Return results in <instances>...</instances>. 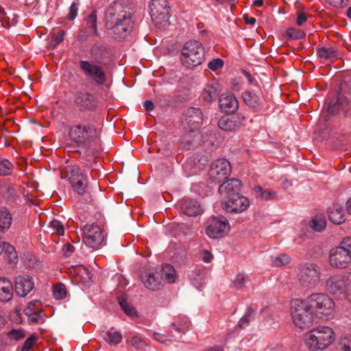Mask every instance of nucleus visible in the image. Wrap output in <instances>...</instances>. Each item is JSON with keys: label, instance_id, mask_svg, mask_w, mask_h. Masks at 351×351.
<instances>
[{"label": "nucleus", "instance_id": "nucleus-1", "mask_svg": "<svg viewBox=\"0 0 351 351\" xmlns=\"http://www.w3.org/2000/svg\"><path fill=\"white\" fill-rule=\"evenodd\" d=\"M129 10L126 0H119L110 5L106 14V26L120 38L123 37L131 27V13Z\"/></svg>", "mask_w": 351, "mask_h": 351}, {"label": "nucleus", "instance_id": "nucleus-2", "mask_svg": "<svg viewBox=\"0 0 351 351\" xmlns=\"http://www.w3.org/2000/svg\"><path fill=\"white\" fill-rule=\"evenodd\" d=\"M333 330L328 326H318L304 333L303 340L309 351L326 350L335 341Z\"/></svg>", "mask_w": 351, "mask_h": 351}, {"label": "nucleus", "instance_id": "nucleus-3", "mask_svg": "<svg viewBox=\"0 0 351 351\" xmlns=\"http://www.w3.org/2000/svg\"><path fill=\"white\" fill-rule=\"evenodd\" d=\"M324 288L330 294L351 302V270L328 276Z\"/></svg>", "mask_w": 351, "mask_h": 351}, {"label": "nucleus", "instance_id": "nucleus-4", "mask_svg": "<svg viewBox=\"0 0 351 351\" xmlns=\"http://www.w3.org/2000/svg\"><path fill=\"white\" fill-rule=\"evenodd\" d=\"M290 313L294 325L302 330L309 328L317 319L315 313L304 300H291Z\"/></svg>", "mask_w": 351, "mask_h": 351}, {"label": "nucleus", "instance_id": "nucleus-5", "mask_svg": "<svg viewBox=\"0 0 351 351\" xmlns=\"http://www.w3.org/2000/svg\"><path fill=\"white\" fill-rule=\"evenodd\" d=\"M205 59V49L202 43L197 40H190L182 48L180 60L182 64L193 69L201 65Z\"/></svg>", "mask_w": 351, "mask_h": 351}, {"label": "nucleus", "instance_id": "nucleus-6", "mask_svg": "<svg viewBox=\"0 0 351 351\" xmlns=\"http://www.w3.org/2000/svg\"><path fill=\"white\" fill-rule=\"evenodd\" d=\"M328 263L335 269H346L351 265V237L344 238L330 250Z\"/></svg>", "mask_w": 351, "mask_h": 351}, {"label": "nucleus", "instance_id": "nucleus-7", "mask_svg": "<svg viewBox=\"0 0 351 351\" xmlns=\"http://www.w3.org/2000/svg\"><path fill=\"white\" fill-rule=\"evenodd\" d=\"M71 139L78 146L89 149L97 141L98 135L95 128L88 125H75L69 130Z\"/></svg>", "mask_w": 351, "mask_h": 351}, {"label": "nucleus", "instance_id": "nucleus-8", "mask_svg": "<svg viewBox=\"0 0 351 351\" xmlns=\"http://www.w3.org/2000/svg\"><path fill=\"white\" fill-rule=\"evenodd\" d=\"M304 300L315 313L317 317L318 314L326 316L331 315L334 312L335 302L326 293H313Z\"/></svg>", "mask_w": 351, "mask_h": 351}, {"label": "nucleus", "instance_id": "nucleus-9", "mask_svg": "<svg viewBox=\"0 0 351 351\" xmlns=\"http://www.w3.org/2000/svg\"><path fill=\"white\" fill-rule=\"evenodd\" d=\"M149 14L153 23L159 29L165 28L169 24V5L167 0H152Z\"/></svg>", "mask_w": 351, "mask_h": 351}, {"label": "nucleus", "instance_id": "nucleus-10", "mask_svg": "<svg viewBox=\"0 0 351 351\" xmlns=\"http://www.w3.org/2000/svg\"><path fill=\"white\" fill-rule=\"evenodd\" d=\"M298 279L304 288L315 289L321 282V271L315 264L306 263L299 267Z\"/></svg>", "mask_w": 351, "mask_h": 351}, {"label": "nucleus", "instance_id": "nucleus-11", "mask_svg": "<svg viewBox=\"0 0 351 351\" xmlns=\"http://www.w3.org/2000/svg\"><path fill=\"white\" fill-rule=\"evenodd\" d=\"M104 239L100 227L97 223L86 224L82 228V241L92 250L99 249Z\"/></svg>", "mask_w": 351, "mask_h": 351}, {"label": "nucleus", "instance_id": "nucleus-12", "mask_svg": "<svg viewBox=\"0 0 351 351\" xmlns=\"http://www.w3.org/2000/svg\"><path fill=\"white\" fill-rule=\"evenodd\" d=\"M66 177L73 191L79 195H84L88 187V178L84 171L77 166L71 167L66 172Z\"/></svg>", "mask_w": 351, "mask_h": 351}, {"label": "nucleus", "instance_id": "nucleus-13", "mask_svg": "<svg viewBox=\"0 0 351 351\" xmlns=\"http://www.w3.org/2000/svg\"><path fill=\"white\" fill-rule=\"evenodd\" d=\"M230 230L228 221L224 217H212L207 222L206 233L213 239L224 237Z\"/></svg>", "mask_w": 351, "mask_h": 351}, {"label": "nucleus", "instance_id": "nucleus-14", "mask_svg": "<svg viewBox=\"0 0 351 351\" xmlns=\"http://www.w3.org/2000/svg\"><path fill=\"white\" fill-rule=\"evenodd\" d=\"M79 64L85 75L96 84L101 85L106 82V75L101 66L86 60H81Z\"/></svg>", "mask_w": 351, "mask_h": 351}, {"label": "nucleus", "instance_id": "nucleus-15", "mask_svg": "<svg viewBox=\"0 0 351 351\" xmlns=\"http://www.w3.org/2000/svg\"><path fill=\"white\" fill-rule=\"evenodd\" d=\"M230 172V162L224 158H220L212 163L209 171V176L213 182H220L228 178Z\"/></svg>", "mask_w": 351, "mask_h": 351}, {"label": "nucleus", "instance_id": "nucleus-16", "mask_svg": "<svg viewBox=\"0 0 351 351\" xmlns=\"http://www.w3.org/2000/svg\"><path fill=\"white\" fill-rule=\"evenodd\" d=\"M222 206L228 213H240L247 209L250 201L241 194H233V196H230L228 199L222 200Z\"/></svg>", "mask_w": 351, "mask_h": 351}, {"label": "nucleus", "instance_id": "nucleus-17", "mask_svg": "<svg viewBox=\"0 0 351 351\" xmlns=\"http://www.w3.org/2000/svg\"><path fill=\"white\" fill-rule=\"evenodd\" d=\"M203 115L199 108H189L182 120V124L189 132H194L202 124Z\"/></svg>", "mask_w": 351, "mask_h": 351}, {"label": "nucleus", "instance_id": "nucleus-18", "mask_svg": "<svg viewBox=\"0 0 351 351\" xmlns=\"http://www.w3.org/2000/svg\"><path fill=\"white\" fill-rule=\"evenodd\" d=\"M34 282L32 276L23 274L15 278L14 290L19 297H25L34 288Z\"/></svg>", "mask_w": 351, "mask_h": 351}, {"label": "nucleus", "instance_id": "nucleus-19", "mask_svg": "<svg viewBox=\"0 0 351 351\" xmlns=\"http://www.w3.org/2000/svg\"><path fill=\"white\" fill-rule=\"evenodd\" d=\"M241 182L238 179H231L223 182L219 188V192L223 199H228L233 194H240Z\"/></svg>", "mask_w": 351, "mask_h": 351}, {"label": "nucleus", "instance_id": "nucleus-20", "mask_svg": "<svg viewBox=\"0 0 351 351\" xmlns=\"http://www.w3.org/2000/svg\"><path fill=\"white\" fill-rule=\"evenodd\" d=\"M221 109L228 113H234L239 108V102L232 94H222L219 100Z\"/></svg>", "mask_w": 351, "mask_h": 351}, {"label": "nucleus", "instance_id": "nucleus-21", "mask_svg": "<svg viewBox=\"0 0 351 351\" xmlns=\"http://www.w3.org/2000/svg\"><path fill=\"white\" fill-rule=\"evenodd\" d=\"M13 297L12 282L5 278H0V302H8Z\"/></svg>", "mask_w": 351, "mask_h": 351}, {"label": "nucleus", "instance_id": "nucleus-22", "mask_svg": "<svg viewBox=\"0 0 351 351\" xmlns=\"http://www.w3.org/2000/svg\"><path fill=\"white\" fill-rule=\"evenodd\" d=\"M3 253L10 263L14 265L18 262V256L14 247L0 238V255Z\"/></svg>", "mask_w": 351, "mask_h": 351}, {"label": "nucleus", "instance_id": "nucleus-23", "mask_svg": "<svg viewBox=\"0 0 351 351\" xmlns=\"http://www.w3.org/2000/svg\"><path fill=\"white\" fill-rule=\"evenodd\" d=\"M182 210L184 214L189 216H196L202 213L199 204L197 201L190 199L183 200Z\"/></svg>", "mask_w": 351, "mask_h": 351}, {"label": "nucleus", "instance_id": "nucleus-24", "mask_svg": "<svg viewBox=\"0 0 351 351\" xmlns=\"http://www.w3.org/2000/svg\"><path fill=\"white\" fill-rule=\"evenodd\" d=\"M328 218L334 224H341L345 221L343 207L337 204L332 205L328 210Z\"/></svg>", "mask_w": 351, "mask_h": 351}, {"label": "nucleus", "instance_id": "nucleus-25", "mask_svg": "<svg viewBox=\"0 0 351 351\" xmlns=\"http://www.w3.org/2000/svg\"><path fill=\"white\" fill-rule=\"evenodd\" d=\"M244 103L250 108L260 109L262 107V100L258 95L250 91H245L242 94Z\"/></svg>", "mask_w": 351, "mask_h": 351}, {"label": "nucleus", "instance_id": "nucleus-26", "mask_svg": "<svg viewBox=\"0 0 351 351\" xmlns=\"http://www.w3.org/2000/svg\"><path fill=\"white\" fill-rule=\"evenodd\" d=\"M142 282L146 287V288L150 290H156L159 289L161 283L160 278L158 275L151 273H145L141 276Z\"/></svg>", "mask_w": 351, "mask_h": 351}, {"label": "nucleus", "instance_id": "nucleus-27", "mask_svg": "<svg viewBox=\"0 0 351 351\" xmlns=\"http://www.w3.org/2000/svg\"><path fill=\"white\" fill-rule=\"evenodd\" d=\"M219 128L225 131H232L239 127V123L235 117L228 115L223 116L218 121Z\"/></svg>", "mask_w": 351, "mask_h": 351}, {"label": "nucleus", "instance_id": "nucleus-28", "mask_svg": "<svg viewBox=\"0 0 351 351\" xmlns=\"http://www.w3.org/2000/svg\"><path fill=\"white\" fill-rule=\"evenodd\" d=\"M218 84L215 81L210 82L204 88L202 96L206 101H212L217 96Z\"/></svg>", "mask_w": 351, "mask_h": 351}, {"label": "nucleus", "instance_id": "nucleus-29", "mask_svg": "<svg viewBox=\"0 0 351 351\" xmlns=\"http://www.w3.org/2000/svg\"><path fill=\"white\" fill-rule=\"evenodd\" d=\"M101 337L104 341L110 346H117L123 339L122 335L119 331L102 332Z\"/></svg>", "mask_w": 351, "mask_h": 351}, {"label": "nucleus", "instance_id": "nucleus-30", "mask_svg": "<svg viewBox=\"0 0 351 351\" xmlns=\"http://www.w3.org/2000/svg\"><path fill=\"white\" fill-rule=\"evenodd\" d=\"M12 217L10 211L5 208H0V231L4 232L8 230L12 224Z\"/></svg>", "mask_w": 351, "mask_h": 351}, {"label": "nucleus", "instance_id": "nucleus-31", "mask_svg": "<svg viewBox=\"0 0 351 351\" xmlns=\"http://www.w3.org/2000/svg\"><path fill=\"white\" fill-rule=\"evenodd\" d=\"M34 303L25 308V314L28 317V319L31 323L38 324L43 322L44 317L42 313V309L36 308L35 311H32L30 307Z\"/></svg>", "mask_w": 351, "mask_h": 351}, {"label": "nucleus", "instance_id": "nucleus-32", "mask_svg": "<svg viewBox=\"0 0 351 351\" xmlns=\"http://www.w3.org/2000/svg\"><path fill=\"white\" fill-rule=\"evenodd\" d=\"M254 191L257 194L258 197L261 199H273L276 197V193L274 191L269 189L264 190L260 186H255L254 188Z\"/></svg>", "mask_w": 351, "mask_h": 351}, {"label": "nucleus", "instance_id": "nucleus-33", "mask_svg": "<svg viewBox=\"0 0 351 351\" xmlns=\"http://www.w3.org/2000/svg\"><path fill=\"white\" fill-rule=\"evenodd\" d=\"M326 226V220L322 215H316L311 221V227L317 232L322 231Z\"/></svg>", "mask_w": 351, "mask_h": 351}, {"label": "nucleus", "instance_id": "nucleus-34", "mask_svg": "<svg viewBox=\"0 0 351 351\" xmlns=\"http://www.w3.org/2000/svg\"><path fill=\"white\" fill-rule=\"evenodd\" d=\"M162 276L169 282H174L176 278V271L170 265H165L162 269Z\"/></svg>", "mask_w": 351, "mask_h": 351}, {"label": "nucleus", "instance_id": "nucleus-35", "mask_svg": "<svg viewBox=\"0 0 351 351\" xmlns=\"http://www.w3.org/2000/svg\"><path fill=\"white\" fill-rule=\"evenodd\" d=\"M317 53L321 58L326 60H333L337 57V51L332 47H322Z\"/></svg>", "mask_w": 351, "mask_h": 351}, {"label": "nucleus", "instance_id": "nucleus-36", "mask_svg": "<svg viewBox=\"0 0 351 351\" xmlns=\"http://www.w3.org/2000/svg\"><path fill=\"white\" fill-rule=\"evenodd\" d=\"M189 326L190 322L187 317H182L177 324H172V328L180 333H185L189 330Z\"/></svg>", "mask_w": 351, "mask_h": 351}, {"label": "nucleus", "instance_id": "nucleus-37", "mask_svg": "<svg viewBox=\"0 0 351 351\" xmlns=\"http://www.w3.org/2000/svg\"><path fill=\"white\" fill-rule=\"evenodd\" d=\"M86 25L89 29L88 33L96 34L97 33V13L96 11H92L86 19Z\"/></svg>", "mask_w": 351, "mask_h": 351}, {"label": "nucleus", "instance_id": "nucleus-38", "mask_svg": "<svg viewBox=\"0 0 351 351\" xmlns=\"http://www.w3.org/2000/svg\"><path fill=\"white\" fill-rule=\"evenodd\" d=\"M53 295L56 300H62L66 298L67 290L64 285L58 283L53 286Z\"/></svg>", "mask_w": 351, "mask_h": 351}, {"label": "nucleus", "instance_id": "nucleus-39", "mask_svg": "<svg viewBox=\"0 0 351 351\" xmlns=\"http://www.w3.org/2000/svg\"><path fill=\"white\" fill-rule=\"evenodd\" d=\"M118 300L120 306L126 315L130 317H135L136 315V311L134 308L127 302V301L123 298V296H119Z\"/></svg>", "mask_w": 351, "mask_h": 351}, {"label": "nucleus", "instance_id": "nucleus-40", "mask_svg": "<svg viewBox=\"0 0 351 351\" xmlns=\"http://www.w3.org/2000/svg\"><path fill=\"white\" fill-rule=\"evenodd\" d=\"M290 258L288 255L282 254L276 256L271 257V263L274 267H281L288 265L290 263Z\"/></svg>", "mask_w": 351, "mask_h": 351}, {"label": "nucleus", "instance_id": "nucleus-41", "mask_svg": "<svg viewBox=\"0 0 351 351\" xmlns=\"http://www.w3.org/2000/svg\"><path fill=\"white\" fill-rule=\"evenodd\" d=\"M255 311L252 308H249L245 315L240 319L239 322V326L241 328H244L247 326L250 322L254 319Z\"/></svg>", "mask_w": 351, "mask_h": 351}, {"label": "nucleus", "instance_id": "nucleus-42", "mask_svg": "<svg viewBox=\"0 0 351 351\" xmlns=\"http://www.w3.org/2000/svg\"><path fill=\"white\" fill-rule=\"evenodd\" d=\"M337 351H351V335H345L341 337Z\"/></svg>", "mask_w": 351, "mask_h": 351}, {"label": "nucleus", "instance_id": "nucleus-43", "mask_svg": "<svg viewBox=\"0 0 351 351\" xmlns=\"http://www.w3.org/2000/svg\"><path fill=\"white\" fill-rule=\"evenodd\" d=\"M128 343L137 350H143L147 346L145 339L140 335L134 336Z\"/></svg>", "mask_w": 351, "mask_h": 351}, {"label": "nucleus", "instance_id": "nucleus-44", "mask_svg": "<svg viewBox=\"0 0 351 351\" xmlns=\"http://www.w3.org/2000/svg\"><path fill=\"white\" fill-rule=\"evenodd\" d=\"M75 102L85 108H88L90 103V95L86 93H78L75 96Z\"/></svg>", "mask_w": 351, "mask_h": 351}, {"label": "nucleus", "instance_id": "nucleus-45", "mask_svg": "<svg viewBox=\"0 0 351 351\" xmlns=\"http://www.w3.org/2000/svg\"><path fill=\"white\" fill-rule=\"evenodd\" d=\"M7 335L11 340L19 341L23 339L26 335L22 328H13L8 332Z\"/></svg>", "mask_w": 351, "mask_h": 351}, {"label": "nucleus", "instance_id": "nucleus-46", "mask_svg": "<svg viewBox=\"0 0 351 351\" xmlns=\"http://www.w3.org/2000/svg\"><path fill=\"white\" fill-rule=\"evenodd\" d=\"M286 36L290 39L297 40L305 36V33L295 28H289L286 32Z\"/></svg>", "mask_w": 351, "mask_h": 351}, {"label": "nucleus", "instance_id": "nucleus-47", "mask_svg": "<svg viewBox=\"0 0 351 351\" xmlns=\"http://www.w3.org/2000/svg\"><path fill=\"white\" fill-rule=\"evenodd\" d=\"M50 227L53 230V233H56L59 236L64 235V228L62 223L56 219H53L50 222Z\"/></svg>", "mask_w": 351, "mask_h": 351}, {"label": "nucleus", "instance_id": "nucleus-48", "mask_svg": "<svg viewBox=\"0 0 351 351\" xmlns=\"http://www.w3.org/2000/svg\"><path fill=\"white\" fill-rule=\"evenodd\" d=\"M12 165L9 160L6 159L0 160V175H8L12 172Z\"/></svg>", "mask_w": 351, "mask_h": 351}, {"label": "nucleus", "instance_id": "nucleus-49", "mask_svg": "<svg viewBox=\"0 0 351 351\" xmlns=\"http://www.w3.org/2000/svg\"><path fill=\"white\" fill-rule=\"evenodd\" d=\"M245 284V275L243 273H239L232 280V285L237 289H241L244 287Z\"/></svg>", "mask_w": 351, "mask_h": 351}, {"label": "nucleus", "instance_id": "nucleus-50", "mask_svg": "<svg viewBox=\"0 0 351 351\" xmlns=\"http://www.w3.org/2000/svg\"><path fill=\"white\" fill-rule=\"evenodd\" d=\"M37 340V337L34 335H30L27 339L25 340L21 351H29L33 346L35 345Z\"/></svg>", "mask_w": 351, "mask_h": 351}, {"label": "nucleus", "instance_id": "nucleus-51", "mask_svg": "<svg viewBox=\"0 0 351 351\" xmlns=\"http://www.w3.org/2000/svg\"><path fill=\"white\" fill-rule=\"evenodd\" d=\"M223 66V61L221 58H215L210 61L208 64V68L213 71H216Z\"/></svg>", "mask_w": 351, "mask_h": 351}, {"label": "nucleus", "instance_id": "nucleus-52", "mask_svg": "<svg viewBox=\"0 0 351 351\" xmlns=\"http://www.w3.org/2000/svg\"><path fill=\"white\" fill-rule=\"evenodd\" d=\"M64 31L60 30L57 34H55L52 36L50 45L56 47L58 44L62 42L64 36Z\"/></svg>", "mask_w": 351, "mask_h": 351}, {"label": "nucleus", "instance_id": "nucleus-53", "mask_svg": "<svg viewBox=\"0 0 351 351\" xmlns=\"http://www.w3.org/2000/svg\"><path fill=\"white\" fill-rule=\"evenodd\" d=\"M78 8H79V3L73 2L69 8V13L68 14V18L69 20L73 21L74 20L77 15L78 12Z\"/></svg>", "mask_w": 351, "mask_h": 351}, {"label": "nucleus", "instance_id": "nucleus-54", "mask_svg": "<svg viewBox=\"0 0 351 351\" xmlns=\"http://www.w3.org/2000/svg\"><path fill=\"white\" fill-rule=\"evenodd\" d=\"M77 270L78 273L82 274V282H86V281L89 280L90 279V274L88 269L84 267V266H79L77 268Z\"/></svg>", "mask_w": 351, "mask_h": 351}, {"label": "nucleus", "instance_id": "nucleus-55", "mask_svg": "<svg viewBox=\"0 0 351 351\" xmlns=\"http://www.w3.org/2000/svg\"><path fill=\"white\" fill-rule=\"evenodd\" d=\"M26 256L28 258V263H27L28 267L34 268L36 265L39 266L40 265V262L32 254H27Z\"/></svg>", "mask_w": 351, "mask_h": 351}, {"label": "nucleus", "instance_id": "nucleus-56", "mask_svg": "<svg viewBox=\"0 0 351 351\" xmlns=\"http://www.w3.org/2000/svg\"><path fill=\"white\" fill-rule=\"evenodd\" d=\"M153 336L156 341L162 343L168 344L169 343L172 341L171 339H168L165 335L156 332L154 333Z\"/></svg>", "mask_w": 351, "mask_h": 351}, {"label": "nucleus", "instance_id": "nucleus-57", "mask_svg": "<svg viewBox=\"0 0 351 351\" xmlns=\"http://www.w3.org/2000/svg\"><path fill=\"white\" fill-rule=\"evenodd\" d=\"M307 21V14L304 12L299 11L297 13L296 23L298 26H302Z\"/></svg>", "mask_w": 351, "mask_h": 351}, {"label": "nucleus", "instance_id": "nucleus-58", "mask_svg": "<svg viewBox=\"0 0 351 351\" xmlns=\"http://www.w3.org/2000/svg\"><path fill=\"white\" fill-rule=\"evenodd\" d=\"M202 260L205 263H210L213 259V255L208 250H203L200 254Z\"/></svg>", "mask_w": 351, "mask_h": 351}, {"label": "nucleus", "instance_id": "nucleus-59", "mask_svg": "<svg viewBox=\"0 0 351 351\" xmlns=\"http://www.w3.org/2000/svg\"><path fill=\"white\" fill-rule=\"evenodd\" d=\"M33 303H34V304L30 307V308L32 311H35L36 308L42 309L43 306H42L41 302L39 300H34V301L30 302L28 304L27 306H29Z\"/></svg>", "mask_w": 351, "mask_h": 351}, {"label": "nucleus", "instance_id": "nucleus-60", "mask_svg": "<svg viewBox=\"0 0 351 351\" xmlns=\"http://www.w3.org/2000/svg\"><path fill=\"white\" fill-rule=\"evenodd\" d=\"M243 20L246 24L253 25L256 23V19L247 14L243 16Z\"/></svg>", "mask_w": 351, "mask_h": 351}, {"label": "nucleus", "instance_id": "nucleus-61", "mask_svg": "<svg viewBox=\"0 0 351 351\" xmlns=\"http://www.w3.org/2000/svg\"><path fill=\"white\" fill-rule=\"evenodd\" d=\"M328 2L335 7H342L345 0H327Z\"/></svg>", "mask_w": 351, "mask_h": 351}, {"label": "nucleus", "instance_id": "nucleus-62", "mask_svg": "<svg viewBox=\"0 0 351 351\" xmlns=\"http://www.w3.org/2000/svg\"><path fill=\"white\" fill-rule=\"evenodd\" d=\"M154 106L153 102L149 100H147L144 103V108L148 112L152 111L154 109Z\"/></svg>", "mask_w": 351, "mask_h": 351}, {"label": "nucleus", "instance_id": "nucleus-63", "mask_svg": "<svg viewBox=\"0 0 351 351\" xmlns=\"http://www.w3.org/2000/svg\"><path fill=\"white\" fill-rule=\"evenodd\" d=\"M63 250L66 256H69L70 253L73 251V246L69 243L66 244L63 247Z\"/></svg>", "mask_w": 351, "mask_h": 351}, {"label": "nucleus", "instance_id": "nucleus-64", "mask_svg": "<svg viewBox=\"0 0 351 351\" xmlns=\"http://www.w3.org/2000/svg\"><path fill=\"white\" fill-rule=\"evenodd\" d=\"M204 278L203 276L199 277L200 282H198L197 280L193 279L192 281V283L194 286H195L197 289H199V287L203 285V280Z\"/></svg>", "mask_w": 351, "mask_h": 351}]
</instances>
